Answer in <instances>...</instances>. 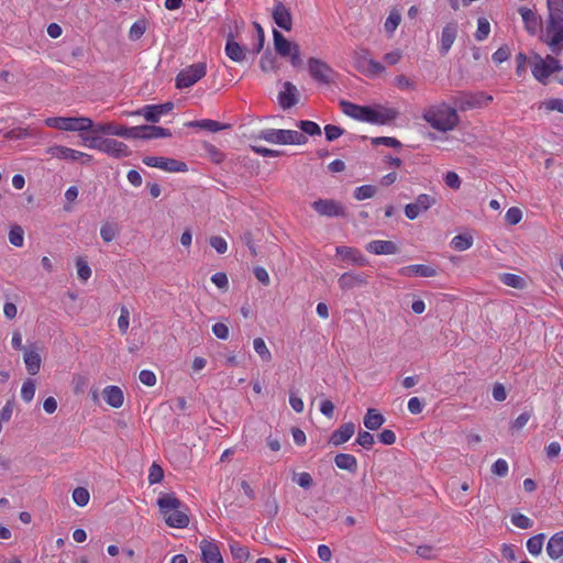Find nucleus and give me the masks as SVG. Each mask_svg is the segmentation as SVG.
Wrapping results in <instances>:
<instances>
[{"instance_id": "obj_1", "label": "nucleus", "mask_w": 563, "mask_h": 563, "mask_svg": "<svg viewBox=\"0 0 563 563\" xmlns=\"http://www.w3.org/2000/svg\"><path fill=\"white\" fill-rule=\"evenodd\" d=\"M548 21L541 40L554 54L563 52V0H547Z\"/></svg>"}, {"instance_id": "obj_2", "label": "nucleus", "mask_w": 563, "mask_h": 563, "mask_svg": "<svg viewBox=\"0 0 563 563\" xmlns=\"http://www.w3.org/2000/svg\"><path fill=\"white\" fill-rule=\"evenodd\" d=\"M423 120L434 130L449 132L460 123V117L455 108L444 102L429 106L423 110Z\"/></svg>"}, {"instance_id": "obj_3", "label": "nucleus", "mask_w": 563, "mask_h": 563, "mask_svg": "<svg viewBox=\"0 0 563 563\" xmlns=\"http://www.w3.org/2000/svg\"><path fill=\"white\" fill-rule=\"evenodd\" d=\"M159 511L168 527L185 528L189 523L188 515L181 509L183 503L174 494H164L157 499Z\"/></svg>"}, {"instance_id": "obj_4", "label": "nucleus", "mask_w": 563, "mask_h": 563, "mask_svg": "<svg viewBox=\"0 0 563 563\" xmlns=\"http://www.w3.org/2000/svg\"><path fill=\"white\" fill-rule=\"evenodd\" d=\"M255 139L264 140L268 143L273 144H291V145H302L308 142V137L296 130H277V129H266L262 130Z\"/></svg>"}, {"instance_id": "obj_5", "label": "nucleus", "mask_w": 563, "mask_h": 563, "mask_svg": "<svg viewBox=\"0 0 563 563\" xmlns=\"http://www.w3.org/2000/svg\"><path fill=\"white\" fill-rule=\"evenodd\" d=\"M84 142L88 147L103 152L114 158L126 157L131 154L128 145L115 139L86 136L84 137Z\"/></svg>"}, {"instance_id": "obj_6", "label": "nucleus", "mask_w": 563, "mask_h": 563, "mask_svg": "<svg viewBox=\"0 0 563 563\" xmlns=\"http://www.w3.org/2000/svg\"><path fill=\"white\" fill-rule=\"evenodd\" d=\"M559 69H561L560 60L552 55H547L545 57L536 55L531 63L532 76L542 85H547L549 77L558 73Z\"/></svg>"}, {"instance_id": "obj_7", "label": "nucleus", "mask_w": 563, "mask_h": 563, "mask_svg": "<svg viewBox=\"0 0 563 563\" xmlns=\"http://www.w3.org/2000/svg\"><path fill=\"white\" fill-rule=\"evenodd\" d=\"M45 124L63 131H88L93 128V122L87 117H51L45 120Z\"/></svg>"}, {"instance_id": "obj_8", "label": "nucleus", "mask_w": 563, "mask_h": 563, "mask_svg": "<svg viewBox=\"0 0 563 563\" xmlns=\"http://www.w3.org/2000/svg\"><path fill=\"white\" fill-rule=\"evenodd\" d=\"M207 66L205 63H196L181 69L176 76L178 89L189 88L206 76Z\"/></svg>"}, {"instance_id": "obj_9", "label": "nucleus", "mask_w": 563, "mask_h": 563, "mask_svg": "<svg viewBox=\"0 0 563 563\" xmlns=\"http://www.w3.org/2000/svg\"><path fill=\"white\" fill-rule=\"evenodd\" d=\"M310 76L318 82L330 84L333 81L334 70L323 60L310 57L308 59Z\"/></svg>"}, {"instance_id": "obj_10", "label": "nucleus", "mask_w": 563, "mask_h": 563, "mask_svg": "<svg viewBox=\"0 0 563 563\" xmlns=\"http://www.w3.org/2000/svg\"><path fill=\"white\" fill-rule=\"evenodd\" d=\"M142 162L150 167L161 168L166 172H187L186 163L163 156H145Z\"/></svg>"}, {"instance_id": "obj_11", "label": "nucleus", "mask_w": 563, "mask_h": 563, "mask_svg": "<svg viewBox=\"0 0 563 563\" xmlns=\"http://www.w3.org/2000/svg\"><path fill=\"white\" fill-rule=\"evenodd\" d=\"M519 15L521 16V20L523 22V27L527 31L529 35H536L542 26V19L537 13L534 9L528 8V7H519L517 9Z\"/></svg>"}, {"instance_id": "obj_12", "label": "nucleus", "mask_w": 563, "mask_h": 563, "mask_svg": "<svg viewBox=\"0 0 563 563\" xmlns=\"http://www.w3.org/2000/svg\"><path fill=\"white\" fill-rule=\"evenodd\" d=\"M313 210L320 216L344 217L345 208L342 203L333 199H318L312 203Z\"/></svg>"}, {"instance_id": "obj_13", "label": "nucleus", "mask_w": 563, "mask_h": 563, "mask_svg": "<svg viewBox=\"0 0 563 563\" xmlns=\"http://www.w3.org/2000/svg\"><path fill=\"white\" fill-rule=\"evenodd\" d=\"M437 202L435 198L433 196L421 194L417 197L416 201L412 203H408L405 207V214L408 219L413 220L418 218V216L422 211H427L432 206H434Z\"/></svg>"}, {"instance_id": "obj_14", "label": "nucleus", "mask_w": 563, "mask_h": 563, "mask_svg": "<svg viewBox=\"0 0 563 563\" xmlns=\"http://www.w3.org/2000/svg\"><path fill=\"white\" fill-rule=\"evenodd\" d=\"M23 361L30 375H36L42 365L41 347L30 344L24 349Z\"/></svg>"}, {"instance_id": "obj_15", "label": "nucleus", "mask_w": 563, "mask_h": 563, "mask_svg": "<svg viewBox=\"0 0 563 563\" xmlns=\"http://www.w3.org/2000/svg\"><path fill=\"white\" fill-rule=\"evenodd\" d=\"M49 153L57 158L71 162L81 161L82 164H89L92 161L91 155L62 145L51 147Z\"/></svg>"}, {"instance_id": "obj_16", "label": "nucleus", "mask_w": 563, "mask_h": 563, "mask_svg": "<svg viewBox=\"0 0 563 563\" xmlns=\"http://www.w3.org/2000/svg\"><path fill=\"white\" fill-rule=\"evenodd\" d=\"M358 121L384 125L387 123V109L383 107L363 106Z\"/></svg>"}, {"instance_id": "obj_17", "label": "nucleus", "mask_w": 563, "mask_h": 563, "mask_svg": "<svg viewBox=\"0 0 563 563\" xmlns=\"http://www.w3.org/2000/svg\"><path fill=\"white\" fill-rule=\"evenodd\" d=\"M174 109V103L168 101L162 104H148L136 111V114H142L146 121L157 123L161 117Z\"/></svg>"}, {"instance_id": "obj_18", "label": "nucleus", "mask_w": 563, "mask_h": 563, "mask_svg": "<svg viewBox=\"0 0 563 563\" xmlns=\"http://www.w3.org/2000/svg\"><path fill=\"white\" fill-rule=\"evenodd\" d=\"M457 36V23L449 22L446 23L441 32L440 41H439V51L442 55H446L451 47L453 46Z\"/></svg>"}, {"instance_id": "obj_19", "label": "nucleus", "mask_w": 563, "mask_h": 563, "mask_svg": "<svg viewBox=\"0 0 563 563\" xmlns=\"http://www.w3.org/2000/svg\"><path fill=\"white\" fill-rule=\"evenodd\" d=\"M203 563H223L219 545L214 541L203 539L199 545Z\"/></svg>"}, {"instance_id": "obj_20", "label": "nucleus", "mask_w": 563, "mask_h": 563, "mask_svg": "<svg viewBox=\"0 0 563 563\" xmlns=\"http://www.w3.org/2000/svg\"><path fill=\"white\" fill-rule=\"evenodd\" d=\"M299 101V91L297 87L290 82H284V90L278 93L279 106L286 110L296 106Z\"/></svg>"}, {"instance_id": "obj_21", "label": "nucleus", "mask_w": 563, "mask_h": 563, "mask_svg": "<svg viewBox=\"0 0 563 563\" xmlns=\"http://www.w3.org/2000/svg\"><path fill=\"white\" fill-rule=\"evenodd\" d=\"M272 16L274 22L283 30L290 31L292 27V16L289 8L283 2H277L273 9Z\"/></svg>"}, {"instance_id": "obj_22", "label": "nucleus", "mask_w": 563, "mask_h": 563, "mask_svg": "<svg viewBox=\"0 0 563 563\" xmlns=\"http://www.w3.org/2000/svg\"><path fill=\"white\" fill-rule=\"evenodd\" d=\"M493 101V97L490 95H486L485 92H478L475 95L465 96L459 103V107L462 111L485 107L488 106Z\"/></svg>"}, {"instance_id": "obj_23", "label": "nucleus", "mask_w": 563, "mask_h": 563, "mask_svg": "<svg viewBox=\"0 0 563 563\" xmlns=\"http://www.w3.org/2000/svg\"><path fill=\"white\" fill-rule=\"evenodd\" d=\"M400 275L411 277V276H420V277H434L438 275L437 268L424 265V264H413L408 265L399 271Z\"/></svg>"}, {"instance_id": "obj_24", "label": "nucleus", "mask_w": 563, "mask_h": 563, "mask_svg": "<svg viewBox=\"0 0 563 563\" xmlns=\"http://www.w3.org/2000/svg\"><path fill=\"white\" fill-rule=\"evenodd\" d=\"M185 125L188 128H199L201 130H206V131H209L212 133L220 132L223 130H229L232 126L229 123H221L219 121H214V120H210V119L189 121Z\"/></svg>"}, {"instance_id": "obj_25", "label": "nucleus", "mask_w": 563, "mask_h": 563, "mask_svg": "<svg viewBox=\"0 0 563 563\" xmlns=\"http://www.w3.org/2000/svg\"><path fill=\"white\" fill-rule=\"evenodd\" d=\"M547 554L553 561L563 556V531H559L551 536L547 543Z\"/></svg>"}, {"instance_id": "obj_26", "label": "nucleus", "mask_w": 563, "mask_h": 563, "mask_svg": "<svg viewBox=\"0 0 563 563\" xmlns=\"http://www.w3.org/2000/svg\"><path fill=\"white\" fill-rule=\"evenodd\" d=\"M225 54L231 60L238 63L243 62L246 57L245 47L234 41V36L232 33H229L227 38Z\"/></svg>"}, {"instance_id": "obj_27", "label": "nucleus", "mask_w": 563, "mask_h": 563, "mask_svg": "<svg viewBox=\"0 0 563 563\" xmlns=\"http://www.w3.org/2000/svg\"><path fill=\"white\" fill-rule=\"evenodd\" d=\"M339 286L342 290H350L355 287H360L366 283V277L364 274H356V273H344L340 276Z\"/></svg>"}, {"instance_id": "obj_28", "label": "nucleus", "mask_w": 563, "mask_h": 563, "mask_svg": "<svg viewBox=\"0 0 563 563\" xmlns=\"http://www.w3.org/2000/svg\"><path fill=\"white\" fill-rule=\"evenodd\" d=\"M355 432V424L353 422H346L340 426L330 438V442L333 445H341L347 442Z\"/></svg>"}, {"instance_id": "obj_29", "label": "nucleus", "mask_w": 563, "mask_h": 563, "mask_svg": "<svg viewBox=\"0 0 563 563\" xmlns=\"http://www.w3.org/2000/svg\"><path fill=\"white\" fill-rule=\"evenodd\" d=\"M274 46L277 54L282 57H288L290 53L298 46L296 43L288 41L279 31L273 30Z\"/></svg>"}, {"instance_id": "obj_30", "label": "nucleus", "mask_w": 563, "mask_h": 563, "mask_svg": "<svg viewBox=\"0 0 563 563\" xmlns=\"http://www.w3.org/2000/svg\"><path fill=\"white\" fill-rule=\"evenodd\" d=\"M102 397H103L104 401L113 408H120V407H122V405L124 402L123 391L118 386H113V385L107 386L102 390Z\"/></svg>"}, {"instance_id": "obj_31", "label": "nucleus", "mask_w": 563, "mask_h": 563, "mask_svg": "<svg viewBox=\"0 0 563 563\" xmlns=\"http://www.w3.org/2000/svg\"><path fill=\"white\" fill-rule=\"evenodd\" d=\"M357 66L360 70L368 76H377L385 69L383 64L367 57H361L357 60Z\"/></svg>"}, {"instance_id": "obj_32", "label": "nucleus", "mask_w": 563, "mask_h": 563, "mask_svg": "<svg viewBox=\"0 0 563 563\" xmlns=\"http://www.w3.org/2000/svg\"><path fill=\"white\" fill-rule=\"evenodd\" d=\"M336 254L340 255L343 260L351 261L357 265L364 266L366 264V258L356 249L349 246H338Z\"/></svg>"}, {"instance_id": "obj_33", "label": "nucleus", "mask_w": 563, "mask_h": 563, "mask_svg": "<svg viewBox=\"0 0 563 563\" xmlns=\"http://www.w3.org/2000/svg\"><path fill=\"white\" fill-rule=\"evenodd\" d=\"M334 463L340 470H345L351 473H355L357 470V461L352 454L339 453L334 457Z\"/></svg>"}, {"instance_id": "obj_34", "label": "nucleus", "mask_w": 563, "mask_h": 563, "mask_svg": "<svg viewBox=\"0 0 563 563\" xmlns=\"http://www.w3.org/2000/svg\"><path fill=\"white\" fill-rule=\"evenodd\" d=\"M384 421V416L374 408H369L364 417V426L369 430L378 429Z\"/></svg>"}, {"instance_id": "obj_35", "label": "nucleus", "mask_w": 563, "mask_h": 563, "mask_svg": "<svg viewBox=\"0 0 563 563\" xmlns=\"http://www.w3.org/2000/svg\"><path fill=\"white\" fill-rule=\"evenodd\" d=\"M124 125H119L114 123H104V124H98L97 126L92 128L91 130L96 133H102L107 135H115L124 137Z\"/></svg>"}, {"instance_id": "obj_36", "label": "nucleus", "mask_w": 563, "mask_h": 563, "mask_svg": "<svg viewBox=\"0 0 563 563\" xmlns=\"http://www.w3.org/2000/svg\"><path fill=\"white\" fill-rule=\"evenodd\" d=\"M545 536L544 533H538L527 540V550L533 555L538 556L541 554L543 544H544Z\"/></svg>"}, {"instance_id": "obj_37", "label": "nucleus", "mask_w": 563, "mask_h": 563, "mask_svg": "<svg viewBox=\"0 0 563 563\" xmlns=\"http://www.w3.org/2000/svg\"><path fill=\"white\" fill-rule=\"evenodd\" d=\"M230 551L236 563H244L250 556L247 547L235 541L230 543Z\"/></svg>"}, {"instance_id": "obj_38", "label": "nucleus", "mask_w": 563, "mask_h": 563, "mask_svg": "<svg viewBox=\"0 0 563 563\" xmlns=\"http://www.w3.org/2000/svg\"><path fill=\"white\" fill-rule=\"evenodd\" d=\"M490 34V23L488 19L482 16L477 19V29L474 33V37L478 42L485 41Z\"/></svg>"}, {"instance_id": "obj_39", "label": "nucleus", "mask_w": 563, "mask_h": 563, "mask_svg": "<svg viewBox=\"0 0 563 563\" xmlns=\"http://www.w3.org/2000/svg\"><path fill=\"white\" fill-rule=\"evenodd\" d=\"M473 245V238L467 234H460L452 239L451 246L456 251H466Z\"/></svg>"}, {"instance_id": "obj_40", "label": "nucleus", "mask_w": 563, "mask_h": 563, "mask_svg": "<svg viewBox=\"0 0 563 563\" xmlns=\"http://www.w3.org/2000/svg\"><path fill=\"white\" fill-rule=\"evenodd\" d=\"M147 29V22L144 19L135 21L129 31V38L131 41H137L140 40Z\"/></svg>"}, {"instance_id": "obj_41", "label": "nucleus", "mask_w": 563, "mask_h": 563, "mask_svg": "<svg viewBox=\"0 0 563 563\" xmlns=\"http://www.w3.org/2000/svg\"><path fill=\"white\" fill-rule=\"evenodd\" d=\"M363 106L355 104L347 100H341L340 101V108L342 112L355 120H358L360 113L362 111Z\"/></svg>"}, {"instance_id": "obj_42", "label": "nucleus", "mask_w": 563, "mask_h": 563, "mask_svg": "<svg viewBox=\"0 0 563 563\" xmlns=\"http://www.w3.org/2000/svg\"><path fill=\"white\" fill-rule=\"evenodd\" d=\"M145 131L146 140L172 136L170 130L157 125H145Z\"/></svg>"}, {"instance_id": "obj_43", "label": "nucleus", "mask_w": 563, "mask_h": 563, "mask_svg": "<svg viewBox=\"0 0 563 563\" xmlns=\"http://www.w3.org/2000/svg\"><path fill=\"white\" fill-rule=\"evenodd\" d=\"M297 126L301 130V133H303L305 135H321L320 126L313 121L301 120L297 122Z\"/></svg>"}, {"instance_id": "obj_44", "label": "nucleus", "mask_w": 563, "mask_h": 563, "mask_svg": "<svg viewBox=\"0 0 563 563\" xmlns=\"http://www.w3.org/2000/svg\"><path fill=\"white\" fill-rule=\"evenodd\" d=\"M500 280L509 287L521 289L525 286V279L516 274L505 273L500 276Z\"/></svg>"}, {"instance_id": "obj_45", "label": "nucleus", "mask_w": 563, "mask_h": 563, "mask_svg": "<svg viewBox=\"0 0 563 563\" xmlns=\"http://www.w3.org/2000/svg\"><path fill=\"white\" fill-rule=\"evenodd\" d=\"M9 241L12 245L16 247H21L23 245L24 231L20 225L15 224L11 227L9 232Z\"/></svg>"}, {"instance_id": "obj_46", "label": "nucleus", "mask_w": 563, "mask_h": 563, "mask_svg": "<svg viewBox=\"0 0 563 563\" xmlns=\"http://www.w3.org/2000/svg\"><path fill=\"white\" fill-rule=\"evenodd\" d=\"M90 499V494L85 487H77L73 492V500L79 507H85Z\"/></svg>"}, {"instance_id": "obj_47", "label": "nucleus", "mask_w": 563, "mask_h": 563, "mask_svg": "<svg viewBox=\"0 0 563 563\" xmlns=\"http://www.w3.org/2000/svg\"><path fill=\"white\" fill-rule=\"evenodd\" d=\"M377 189L372 185H363L354 190V198L357 200L369 199L375 196Z\"/></svg>"}, {"instance_id": "obj_48", "label": "nucleus", "mask_w": 563, "mask_h": 563, "mask_svg": "<svg viewBox=\"0 0 563 563\" xmlns=\"http://www.w3.org/2000/svg\"><path fill=\"white\" fill-rule=\"evenodd\" d=\"M510 520L514 526L520 529H530L533 526V520L520 512L512 514Z\"/></svg>"}, {"instance_id": "obj_49", "label": "nucleus", "mask_w": 563, "mask_h": 563, "mask_svg": "<svg viewBox=\"0 0 563 563\" xmlns=\"http://www.w3.org/2000/svg\"><path fill=\"white\" fill-rule=\"evenodd\" d=\"M35 395V383L31 378H27L21 388V397L25 402H30Z\"/></svg>"}, {"instance_id": "obj_50", "label": "nucleus", "mask_w": 563, "mask_h": 563, "mask_svg": "<svg viewBox=\"0 0 563 563\" xmlns=\"http://www.w3.org/2000/svg\"><path fill=\"white\" fill-rule=\"evenodd\" d=\"M130 325V311L125 306L120 308V317L118 319V327L122 334L128 332Z\"/></svg>"}, {"instance_id": "obj_51", "label": "nucleus", "mask_w": 563, "mask_h": 563, "mask_svg": "<svg viewBox=\"0 0 563 563\" xmlns=\"http://www.w3.org/2000/svg\"><path fill=\"white\" fill-rule=\"evenodd\" d=\"M253 345L255 352L262 357L263 361H271L272 354L262 338H256L253 342Z\"/></svg>"}, {"instance_id": "obj_52", "label": "nucleus", "mask_w": 563, "mask_h": 563, "mask_svg": "<svg viewBox=\"0 0 563 563\" xmlns=\"http://www.w3.org/2000/svg\"><path fill=\"white\" fill-rule=\"evenodd\" d=\"M118 233V230L114 224H111L109 222L103 223L100 228V235L102 240L107 243L114 240L115 235Z\"/></svg>"}, {"instance_id": "obj_53", "label": "nucleus", "mask_w": 563, "mask_h": 563, "mask_svg": "<svg viewBox=\"0 0 563 563\" xmlns=\"http://www.w3.org/2000/svg\"><path fill=\"white\" fill-rule=\"evenodd\" d=\"M76 267H77L78 277L81 280L86 282L90 278L91 268L89 267L88 263L84 258H81V257L77 258Z\"/></svg>"}, {"instance_id": "obj_54", "label": "nucleus", "mask_w": 563, "mask_h": 563, "mask_svg": "<svg viewBox=\"0 0 563 563\" xmlns=\"http://www.w3.org/2000/svg\"><path fill=\"white\" fill-rule=\"evenodd\" d=\"M124 137L125 139H142V140H146V134H145V125H140V126H125L124 128Z\"/></svg>"}, {"instance_id": "obj_55", "label": "nucleus", "mask_w": 563, "mask_h": 563, "mask_svg": "<svg viewBox=\"0 0 563 563\" xmlns=\"http://www.w3.org/2000/svg\"><path fill=\"white\" fill-rule=\"evenodd\" d=\"M395 85L402 91H412L416 89V82L404 75L395 78Z\"/></svg>"}, {"instance_id": "obj_56", "label": "nucleus", "mask_w": 563, "mask_h": 563, "mask_svg": "<svg viewBox=\"0 0 563 563\" xmlns=\"http://www.w3.org/2000/svg\"><path fill=\"white\" fill-rule=\"evenodd\" d=\"M366 250L373 254H387V241H372L366 245Z\"/></svg>"}, {"instance_id": "obj_57", "label": "nucleus", "mask_w": 563, "mask_h": 563, "mask_svg": "<svg viewBox=\"0 0 563 563\" xmlns=\"http://www.w3.org/2000/svg\"><path fill=\"white\" fill-rule=\"evenodd\" d=\"M510 55V48L507 45H503L493 54L492 59L495 64L499 65L506 62Z\"/></svg>"}, {"instance_id": "obj_58", "label": "nucleus", "mask_w": 563, "mask_h": 563, "mask_svg": "<svg viewBox=\"0 0 563 563\" xmlns=\"http://www.w3.org/2000/svg\"><path fill=\"white\" fill-rule=\"evenodd\" d=\"M260 67L263 71H269L275 68V57L273 56L272 52L266 51L260 60Z\"/></svg>"}, {"instance_id": "obj_59", "label": "nucleus", "mask_w": 563, "mask_h": 563, "mask_svg": "<svg viewBox=\"0 0 563 563\" xmlns=\"http://www.w3.org/2000/svg\"><path fill=\"white\" fill-rule=\"evenodd\" d=\"M324 133L327 141L332 142L343 135L344 130L338 125L328 124L324 126Z\"/></svg>"}, {"instance_id": "obj_60", "label": "nucleus", "mask_w": 563, "mask_h": 563, "mask_svg": "<svg viewBox=\"0 0 563 563\" xmlns=\"http://www.w3.org/2000/svg\"><path fill=\"white\" fill-rule=\"evenodd\" d=\"M163 477H164L163 468L158 464L153 463L152 466L150 467V473H148L150 484L159 483L163 479Z\"/></svg>"}, {"instance_id": "obj_61", "label": "nucleus", "mask_w": 563, "mask_h": 563, "mask_svg": "<svg viewBox=\"0 0 563 563\" xmlns=\"http://www.w3.org/2000/svg\"><path fill=\"white\" fill-rule=\"evenodd\" d=\"M542 107L551 112V111H558L560 113L563 114V99H560V98H552V99H549V100H545L543 103H542Z\"/></svg>"}, {"instance_id": "obj_62", "label": "nucleus", "mask_w": 563, "mask_h": 563, "mask_svg": "<svg viewBox=\"0 0 563 563\" xmlns=\"http://www.w3.org/2000/svg\"><path fill=\"white\" fill-rule=\"evenodd\" d=\"M294 481L305 489H309L313 485V479L307 472L295 474Z\"/></svg>"}, {"instance_id": "obj_63", "label": "nucleus", "mask_w": 563, "mask_h": 563, "mask_svg": "<svg viewBox=\"0 0 563 563\" xmlns=\"http://www.w3.org/2000/svg\"><path fill=\"white\" fill-rule=\"evenodd\" d=\"M505 218L509 224L515 225L521 221L522 211L517 207H511L507 210Z\"/></svg>"}, {"instance_id": "obj_64", "label": "nucleus", "mask_w": 563, "mask_h": 563, "mask_svg": "<svg viewBox=\"0 0 563 563\" xmlns=\"http://www.w3.org/2000/svg\"><path fill=\"white\" fill-rule=\"evenodd\" d=\"M444 183L445 185L454 190L460 189L461 187V178L455 172H448L444 176Z\"/></svg>"}]
</instances>
